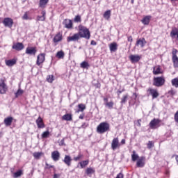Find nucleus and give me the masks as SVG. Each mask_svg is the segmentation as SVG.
I'll return each instance as SVG.
<instances>
[{"label":"nucleus","instance_id":"1","mask_svg":"<svg viewBox=\"0 0 178 178\" xmlns=\"http://www.w3.org/2000/svg\"><path fill=\"white\" fill-rule=\"evenodd\" d=\"M78 34L79 35L80 38H86V40H90L91 37V33H90V30H88L87 27L83 25H79L78 26Z\"/></svg>","mask_w":178,"mask_h":178},{"label":"nucleus","instance_id":"2","mask_svg":"<svg viewBox=\"0 0 178 178\" xmlns=\"http://www.w3.org/2000/svg\"><path fill=\"white\" fill-rule=\"evenodd\" d=\"M111 126L109 123L106 122H103L100 123L97 127V132L99 134H104V133H106V131H109Z\"/></svg>","mask_w":178,"mask_h":178},{"label":"nucleus","instance_id":"3","mask_svg":"<svg viewBox=\"0 0 178 178\" xmlns=\"http://www.w3.org/2000/svg\"><path fill=\"white\" fill-rule=\"evenodd\" d=\"M177 49H172V63H173V66L175 68L178 67V57H177Z\"/></svg>","mask_w":178,"mask_h":178},{"label":"nucleus","instance_id":"4","mask_svg":"<svg viewBox=\"0 0 178 178\" xmlns=\"http://www.w3.org/2000/svg\"><path fill=\"white\" fill-rule=\"evenodd\" d=\"M165 84V79L162 76H158L154 79L153 86L155 87H162Z\"/></svg>","mask_w":178,"mask_h":178},{"label":"nucleus","instance_id":"5","mask_svg":"<svg viewBox=\"0 0 178 178\" xmlns=\"http://www.w3.org/2000/svg\"><path fill=\"white\" fill-rule=\"evenodd\" d=\"M159 123H161V120L159 119L154 118L150 122L149 126L150 129H158V127L161 126Z\"/></svg>","mask_w":178,"mask_h":178},{"label":"nucleus","instance_id":"6","mask_svg":"<svg viewBox=\"0 0 178 178\" xmlns=\"http://www.w3.org/2000/svg\"><path fill=\"white\" fill-rule=\"evenodd\" d=\"M25 53L26 54V55L35 56V54H37V47H28L26 49Z\"/></svg>","mask_w":178,"mask_h":178},{"label":"nucleus","instance_id":"7","mask_svg":"<svg viewBox=\"0 0 178 178\" xmlns=\"http://www.w3.org/2000/svg\"><path fill=\"white\" fill-rule=\"evenodd\" d=\"M3 24L5 26V27H9L10 29H12L13 26V19L10 17H6L3 21Z\"/></svg>","mask_w":178,"mask_h":178},{"label":"nucleus","instance_id":"8","mask_svg":"<svg viewBox=\"0 0 178 178\" xmlns=\"http://www.w3.org/2000/svg\"><path fill=\"white\" fill-rule=\"evenodd\" d=\"M147 91L150 95H152L153 99H155V98H158L159 97V92H158L156 89L149 88Z\"/></svg>","mask_w":178,"mask_h":178},{"label":"nucleus","instance_id":"9","mask_svg":"<svg viewBox=\"0 0 178 178\" xmlns=\"http://www.w3.org/2000/svg\"><path fill=\"white\" fill-rule=\"evenodd\" d=\"M129 60H131V63H137L140 62L141 59V56L137 54H131L129 56Z\"/></svg>","mask_w":178,"mask_h":178},{"label":"nucleus","instance_id":"10","mask_svg":"<svg viewBox=\"0 0 178 178\" xmlns=\"http://www.w3.org/2000/svg\"><path fill=\"white\" fill-rule=\"evenodd\" d=\"M119 147H120V143H119V138H113L111 143L112 149L115 151V149H118Z\"/></svg>","mask_w":178,"mask_h":178},{"label":"nucleus","instance_id":"11","mask_svg":"<svg viewBox=\"0 0 178 178\" xmlns=\"http://www.w3.org/2000/svg\"><path fill=\"white\" fill-rule=\"evenodd\" d=\"M63 24L64 27H65V29H68L69 30H70L71 29H73V22H72V20L69 19H65L63 22Z\"/></svg>","mask_w":178,"mask_h":178},{"label":"nucleus","instance_id":"12","mask_svg":"<svg viewBox=\"0 0 178 178\" xmlns=\"http://www.w3.org/2000/svg\"><path fill=\"white\" fill-rule=\"evenodd\" d=\"M44 61H45V54L42 53L39 54L37 57V61H36V64L38 65V66H40L41 63H44Z\"/></svg>","mask_w":178,"mask_h":178},{"label":"nucleus","instance_id":"13","mask_svg":"<svg viewBox=\"0 0 178 178\" xmlns=\"http://www.w3.org/2000/svg\"><path fill=\"white\" fill-rule=\"evenodd\" d=\"M146 44H147V40H145V38H143L137 40L136 46L141 47V48H144Z\"/></svg>","mask_w":178,"mask_h":178},{"label":"nucleus","instance_id":"14","mask_svg":"<svg viewBox=\"0 0 178 178\" xmlns=\"http://www.w3.org/2000/svg\"><path fill=\"white\" fill-rule=\"evenodd\" d=\"M12 48L13 49H15V51H22L24 49V45L22 42H17L13 45Z\"/></svg>","mask_w":178,"mask_h":178},{"label":"nucleus","instance_id":"15","mask_svg":"<svg viewBox=\"0 0 178 178\" xmlns=\"http://www.w3.org/2000/svg\"><path fill=\"white\" fill-rule=\"evenodd\" d=\"M80 35H79V33H74L72 36H70L67 38V41L68 42H70L72 41L76 42V41H79V40H80Z\"/></svg>","mask_w":178,"mask_h":178},{"label":"nucleus","instance_id":"16","mask_svg":"<svg viewBox=\"0 0 178 178\" xmlns=\"http://www.w3.org/2000/svg\"><path fill=\"white\" fill-rule=\"evenodd\" d=\"M35 123L38 129H44V127H45V124H44V121L42 120V118H41V117L40 116L36 120Z\"/></svg>","mask_w":178,"mask_h":178},{"label":"nucleus","instance_id":"17","mask_svg":"<svg viewBox=\"0 0 178 178\" xmlns=\"http://www.w3.org/2000/svg\"><path fill=\"white\" fill-rule=\"evenodd\" d=\"M51 158L54 162H58L60 158V154L58 151H54L51 153Z\"/></svg>","mask_w":178,"mask_h":178},{"label":"nucleus","instance_id":"18","mask_svg":"<svg viewBox=\"0 0 178 178\" xmlns=\"http://www.w3.org/2000/svg\"><path fill=\"white\" fill-rule=\"evenodd\" d=\"M72 157L69 155H65L64 157V159L63 160V162H64V163L65 165H67V166H71L72 165Z\"/></svg>","mask_w":178,"mask_h":178},{"label":"nucleus","instance_id":"19","mask_svg":"<svg viewBox=\"0 0 178 178\" xmlns=\"http://www.w3.org/2000/svg\"><path fill=\"white\" fill-rule=\"evenodd\" d=\"M145 165V157H140L137 161L136 165L138 168H144V165Z\"/></svg>","mask_w":178,"mask_h":178},{"label":"nucleus","instance_id":"20","mask_svg":"<svg viewBox=\"0 0 178 178\" xmlns=\"http://www.w3.org/2000/svg\"><path fill=\"white\" fill-rule=\"evenodd\" d=\"M6 90H8V87L3 80L1 79V83H0V94H5L6 92Z\"/></svg>","mask_w":178,"mask_h":178},{"label":"nucleus","instance_id":"21","mask_svg":"<svg viewBox=\"0 0 178 178\" xmlns=\"http://www.w3.org/2000/svg\"><path fill=\"white\" fill-rule=\"evenodd\" d=\"M111 52H116L118 51V44L116 42H113L109 45Z\"/></svg>","mask_w":178,"mask_h":178},{"label":"nucleus","instance_id":"22","mask_svg":"<svg viewBox=\"0 0 178 178\" xmlns=\"http://www.w3.org/2000/svg\"><path fill=\"white\" fill-rule=\"evenodd\" d=\"M48 2H49V0H40L39 8H42V9L47 8Z\"/></svg>","mask_w":178,"mask_h":178},{"label":"nucleus","instance_id":"23","mask_svg":"<svg viewBox=\"0 0 178 178\" xmlns=\"http://www.w3.org/2000/svg\"><path fill=\"white\" fill-rule=\"evenodd\" d=\"M12 122H13V118L12 117H8L4 119V124L6 126H11Z\"/></svg>","mask_w":178,"mask_h":178},{"label":"nucleus","instance_id":"24","mask_svg":"<svg viewBox=\"0 0 178 178\" xmlns=\"http://www.w3.org/2000/svg\"><path fill=\"white\" fill-rule=\"evenodd\" d=\"M150 20H151V16L147 15L142 19V23L143 24H145V26H147V24H149V21Z\"/></svg>","mask_w":178,"mask_h":178},{"label":"nucleus","instance_id":"25","mask_svg":"<svg viewBox=\"0 0 178 178\" xmlns=\"http://www.w3.org/2000/svg\"><path fill=\"white\" fill-rule=\"evenodd\" d=\"M85 172L88 176H90V177H91V175H94V173H95V170H94V168H88L86 170Z\"/></svg>","mask_w":178,"mask_h":178},{"label":"nucleus","instance_id":"26","mask_svg":"<svg viewBox=\"0 0 178 178\" xmlns=\"http://www.w3.org/2000/svg\"><path fill=\"white\" fill-rule=\"evenodd\" d=\"M6 66H10V67L14 66V65H16V60L15 59L6 60Z\"/></svg>","mask_w":178,"mask_h":178},{"label":"nucleus","instance_id":"27","mask_svg":"<svg viewBox=\"0 0 178 178\" xmlns=\"http://www.w3.org/2000/svg\"><path fill=\"white\" fill-rule=\"evenodd\" d=\"M161 66L159 65H156L155 67H154L153 68V74H161Z\"/></svg>","mask_w":178,"mask_h":178},{"label":"nucleus","instance_id":"28","mask_svg":"<svg viewBox=\"0 0 178 178\" xmlns=\"http://www.w3.org/2000/svg\"><path fill=\"white\" fill-rule=\"evenodd\" d=\"M103 17H104L106 20H109V19H111V10L105 11Z\"/></svg>","mask_w":178,"mask_h":178},{"label":"nucleus","instance_id":"29","mask_svg":"<svg viewBox=\"0 0 178 178\" xmlns=\"http://www.w3.org/2000/svg\"><path fill=\"white\" fill-rule=\"evenodd\" d=\"M59 41H62V35L60 33L56 35L54 38V42H59Z\"/></svg>","mask_w":178,"mask_h":178},{"label":"nucleus","instance_id":"30","mask_svg":"<svg viewBox=\"0 0 178 178\" xmlns=\"http://www.w3.org/2000/svg\"><path fill=\"white\" fill-rule=\"evenodd\" d=\"M56 56L58 59H63V58H65V52H63V51H58Z\"/></svg>","mask_w":178,"mask_h":178},{"label":"nucleus","instance_id":"31","mask_svg":"<svg viewBox=\"0 0 178 178\" xmlns=\"http://www.w3.org/2000/svg\"><path fill=\"white\" fill-rule=\"evenodd\" d=\"M63 120H67V122H70L72 120V115L65 114L62 117Z\"/></svg>","mask_w":178,"mask_h":178},{"label":"nucleus","instance_id":"32","mask_svg":"<svg viewBox=\"0 0 178 178\" xmlns=\"http://www.w3.org/2000/svg\"><path fill=\"white\" fill-rule=\"evenodd\" d=\"M171 84L173 86V87H175V88H178V79L175 78L172 79Z\"/></svg>","mask_w":178,"mask_h":178},{"label":"nucleus","instance_id":"33","mask_svg":"<svg viewBox=\"0 0 178 178\" xmlns=\"http://www.w3.org/2000/svg\"><path fill=\"white\" fill-rule=\"evenodd\" d=\"M81 67H82V69H88L90 64L87 61H83L81 63Z\"/></svg>","mask_w":178,"mask_h":178},{"label":"nucleus","instance_id":"34","mask_svg":"<svg viewBox=\"0 0 178 178\" xmlns=\"http://www.w3.org/2000/svg\"><path fill=\"white\" fill-rule=\"evenodd\" d=\"M131 159L133 162H136L137 159H138V154H136V151L133 152V154H131Z\"/></svg>","mask_w":178,"mask_h":178},{"label":"nucleus","instance_id":"35","mask_svg":"<svg viewBox=\"0 0 178 178\" xmlns=\"http://www.w3.org/2000/svg\"><path fill=\"white\" fill-rule=\"evenodd\" d=\"M78 108H79L78 112H83L84 110L86 109V104H79L78 105Z\"/></svg>","mask_w":178,"mask_h":178},{"label":"nucleus","instance_id":"36","mask_svg":"<svg viewBox=\"0 0 178 178\" xmlns=\"http://www.w3.org/2000/svg\"><path fill=\"white\" fill-rule=\"evenodd\" d=\"M33 155L35 159H40V158H41V155H42V152H34Z\"/></svg>","mask_w":178,"mask_h":178},{"label":"nucleus","instance_id":"37","mask_svg":"<svg viewBox=\"0 0 178 178\" xmlns=\"http://www.w3.org/2000/svg\"><path fill=\"white\" fill-rule=\"evenodd\" d=\"M88 162L89 161L88 160L80 162L79 164H80L81 169H83V168H86V166H87V165H88Z\"/></svg>","mask_w":178,"mask_h":178},{"label":"nucleus","instance_id":"38","mask_svg":"<svg viewBox=\"0 0 178 178\" xmlns=\"http://www.w3.org/2000/svg\"><path fill=\"white\" fill-rule=\"evenodd\" d=\"M127 98H129L128 95H125L122 97V98L121 99V104L122 105H123V104H126V102H127Z\"/></svg>","mask_w":178,"mask_h":178},{"label":"nucleus","instance_id":"39","mask_svg":"<svg viewBox=\"0 0 178 178\" xmlns=\"http://www.w3.org/2000/svg\"><path fill=\"white\" fill-rule=\"evenodd\" d=\"M74 22L75 23H81V17L80 15L75 16Z\"/></svg>","mask_w":178,"mask_h":178},{"label":"nucleus","instance_id":"40","mask_svg":"<svg viewBox=\"0 0 178 178\" xmlns=\"http://www.w3.org/2000/svg\"><path fill=\"white\" fill-rule=\"evenodd\" d=\"M22 170H18L14 173L13 177L14 178L20 177V176H22Z\"/></svg>","mask_w":178,"mask_h":178},{"label":"nucleus","instance_id":"41","mask_svg":"<svg viewBox=\"0 0 178 178\" xmlns=\"http://www.w3.org/2000/svg\"><path fill=\"white\" fill-rule=\"evenodd\" d=\"M49 137V131H46L42 133V138H48Z\"/></svg>","mask_w":178,"mask_h":178},{"label":"nucleus","instance_id":"42","mask_svg":"<svg viewBox=\"0 0 178 178\" xmlns=\"http://www.w3.org/2000/svg\"><path fill=\"white\" fill-rule=\"evenodd\" d=\"M82 158L83 154L81 152H79L76 157H74V161H75V162H77V161H80V159H81Z\"/></svg>","mask_w":178,"mask_h":178},{"label":"nucleus","instance_id":"43","mask_svg":"<svg viewBox=\"0 0 178 178\" xmlns=\"http://www.w3.org/2000/svg\"><path fill=\"white\" fill-rule=\"evenodd\" d=\"M45 19H46V17H43L42 15V16L38 15L36 18V21L37 22H44Z\"/></svg>","mask_w":178,"mask_h":178},{"label":"nucleus","instance_id":"44","mask_svg":"<svg viewBox=\"0 0 178 178\" xmlns=\"http://www.w3.org/2000/svg\"><path fill=\"white\" fill-rule=\"evenodd\" d=\"M24 91L22 89H19L17 92L15 93V97L17 98L19 95H22L23 94Z\"/></svg>","mask_w":178,"mask_h":178},{"label":"nucleus","instance_id":"45","mask_svg":"<svg viewBox=\"0 0 178 178\" xmlns=\"http://www.w3.org/2000/svg\"><path fill=\"white\" fill-rule=\"evenodd\" d=\"M47 81L48 83H52V81H54V76L52 75H49L47 77Z\"/></svg>","mask_w":178,"mask_h":178},{"label":"nucleus","instance_id":"46","mask_svg":"<svg viewBox=\"0 0 178 178\" xmlns=\"http://www.w3.org/2000/svg\"><path fill=\"white\" fill-rule=\"evenodd\" d=\"M152 147H154V143H152V141H149L147 143V148L151 149Z\"/></svg>","mask_w":178,"mask_h":178},{"label":"nucleus","instance_id":"47","mask_svg":"<svg viewBox=\"0 0 178 178\" xmlns=\"http://www.w3.org/2000/svg\"><path fill=\"white\" fill-rule=\"evenodd\" d=\"M106 105V106H108V108H113V102H107Z\"/></svg>","mask_w":178,"mask_h":178},{"label":"nucleus","instance_id":"48","mask_svg":"<svg viewBox=\"0 0 178 178\" xmlns=\"http://www.w3.org/2000/svg\"><path fill=\"white\" fill-rule=\"evenodd\" d=\"M168 94L173 97V95H176V91L173 90V89H171L170 90L168 91Z\"/></svg>","mask_w":178,"mask_h":178},{"label":"nucleus","instance_id":"49","mask_svg":"<svg viewBox=\"0 0 178 178\" xmlns=\"http://www.w3.org/2000/svg\"><path fill=\"white\" fill-rule=\"evenodd\" d=\"M174 119H175L176 123H178V111L175 113Z\"/></svg>","mask_w":178,"mask_h":178},{"label":"nucleus","instance_id":"50","mask_svg":"<svg viewBox=\"0 0 178 178\" xmlns=\"http://www.w3.org/2000/svg\"><path fill=\"white\" fill-rule=\"evenodd\" d=\"M23 20H29V15H27V13H25L24 15L22 17Z\"/></svg>","mask_w":178,"mask_h":178},{"label":"nucleus","instance_id":"51","mask_svg":"<svg viewBox=\"0 0 178 178\" xmlns=\"http://www.w3.org/2000/svg\"><path fill=\"white\" fill-rule=\"evenodd\" d=\"M52 168H54V165H49V164H48V163H46L45 169H51Z\"/></svg>","mask_w":178,"mask_h":178},{"label":"nucleus","instance_id":"52","mask_svg":"<svg viewBox=\"0 0 178 178\" xmlns=\"http://www.w3.org/2000/svg\"><path fill=\"white\" fill-rule=\"evenodd\" d=\"M59 145H61V146H63V145H66L65 144V138H63V139L60 140Z\"/></svg>","mask_w":178,"mask_h":178},{"label":"nucleus","instance_id":"53","mask_svg":"<svg viewBox=\"0 0 178 178\" xmlns=\"http://www.w3.org/2000/svg\"><path fill=\"white\" fill-rule=\"evenodd\" d=\"M41 14H42V16H43V17H45V15H47V12L45 11V10H42Z\"/></svg>","mask_w":178,"mask_h":178},{"label":"nucleus","instance_id":"54","mask_svg":"<svg viewBox=\"0 0 178 178\" xmlns=\"http://www.w3.org/2000/svg\"><path fill=\"white\" fill-rule=\"evenodd\" d=\"M137 126H138L139 127H141V120L140 119H139V120H137Z\"/></svg>","mask_w":178,"mask_h":178},{"label":"nucleus","instance_id":"55","mask_svg":"<svg viewBox=\"0 0 178 178\" xmlns=\"http://www.w3.org/2000/svg\"><path fill=\"white\" fill-rule=\"evenodd\" d=\"M60 174H54L53 178H60Z\"/></svg>","mask_w":178,"mask_h":178},{"label":"nucleus","instance_id":"56","mask_svg":"<svg viewBox=\"0 0 178 178\" xmlns=\"http://www.w3.org/2000/svg\"><path fill=\"white\" fill-rule=\"evenodd\" d=\"M116 178H123V174L119 173V174L117 175Z\"/></svg>","mask_w":178,"mask_h":178},{"label":"nucleus","instance_id":"57","mask_svg":"<svg viewBox=\"0 0 178 178\" xmlns=\"http://www.w3.org/2000/svg\"><path fill=\"white\" fill-rule=\"evenodd\" d=\"M124 91V89H122V90H118L117 93L118 94V95H120V94H122V92H123Z\"/></svg>","mask_w":178,"mask_h":178},{"label":"nucleus","instance_id":"58","mask_svg":"<svg viewBox=\"0 0 178 178\" xmlns=\"http://www.w3.org/2000/svg\"><path fill=\"white\" fill-rule=\"evenodd\" d=\"M90 44L91 45H97V42H95L94 40H92L91 42H90Z\"/></svg>","mask_w":178,"mask_h":178},{"label":"nucleus","instance_id":"59","mask_svg":"<svg viewBox=\"0 0 178 178\" xmlns=\"http://www.w3.org/2000/svg\"><path fill=\"white\" fill-rule=\"evenodd\" d=\"M128 41H129L130 42H133V38L131 36H129Z\"/></svg>","mask_w":178,"mask_h":178},{"label":"nucleus","instance_id":"60","mask_svg":"<svg viewBox=\"0 0 178 178\" xmlns=\"http://www.w3.org/2000/svg\"><path fill=\"white\" fill-rule=\"evenodd\" d=\"M79 119H84V114H81L79 115Z\"/></svg>","mask_w":178,"mask_h":178},{"label":"nucleus","instance_id":"61","mask_svg":"<svg viewBox=\"0 0 178 178\" xmlns=\"http://www.w3.org/2000/svg\"><path fill=\"white\" fill-rule=\"evenodd\" d=\"M121 144H126V140L122 139V140H121Z\"/></svg>","mask_w":178,"mask_h":178},{"label":"nucleus","instance_id":"62","mask_svg":"<svg viewBox=\"0 0 178 178\" xmlns=\"http://www.w3.org/2000/svg\"><path fill=\"white\" fill-rule=\"evenodd\" d=\"M133 96L134 97V98H137V93H134Z\"/></svg>","mask_w":178,"mask_h":178},{"label":"nucleus","instance_id":"63","mask_svg":"<svg viewBox=\"0 0 178 178\" xmlns=\"http://www.w3.org/2000/svg\"><path fill=\"white\" fill-rule=\"evenodd\" d=\"M104 101H106V102H108V98H104Z\"/></svg>","mask_w":178,"mask_h":178},{"label":"nucleus","instance_id":"64","mask_svg":"<svg viewBox=\"0 0 178 178\" xmlns=\"http://www.w3.org/2000/svg\"><path fill=\"white\" fill-rule=\"evenodd\" d=\"M26 1H27V0H22V3H24V2H26Z\"/></svg>","mask_w":178,"mask_h":178}]
</instances>
